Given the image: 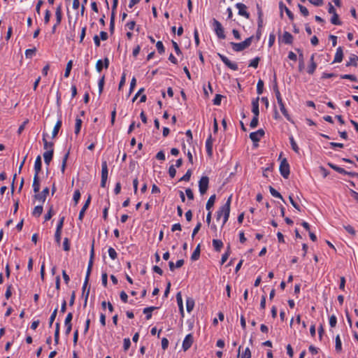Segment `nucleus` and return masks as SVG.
Here are the masks:
<instances>
[{"label":"nucleus","mask_w":358,"mask_h":358,"mask_svg":"<svg viewBox=\"0 0 358 358\" xmlns=\"http://www.w3.org/2000/svg\"><path fill=\"white\" fill-rule=\"evenodd\" d=\"M156 48L157 49V51L159 54H163L165 52L164 46L162 41H157L156 43Z\"/></svg>","instance_id":"obj_49"},{"label":"nucleus","mask_w":358,"mask_h":358,"mask_svg":"<svg viewBox=\"0 0 358 358\" xmlns=\"http://www.w3.org/2000/svg\"><path fill=\"white\" fill-rule=\"evenodd\" d=\"M108 166L106 161H103L101 164V187H105L106 185V181L108 179Z\"/></svg>","instance_id":"obj_6"},{"label":"nucleus","mask_w":358,"mask_h":358,"mask_svg":"<svg viewBox=\"0 0 358 358\" xmlns=\"http://www.w3.org/2000/svg\"><path fill=\"white\" fill-rule=\"evenodd\" d=\"M215 199H216L215 194L210 196V198L208 199V200L206 203V208L208 210H210L211 209V208L213 206L215 201Z\"/></svg>","instance_id":"obj_33"},{"label":"nucleus","mask_w":358,"mask_h":358,"mask_svg":"<svg viewBox=\"0 0 358 358\" xmlns=\"http://www.w3.org/2000/svg\"><path fill=\"white\" fill-rule=\"evenodd\" d=\"M259 61H260V58L259 57L254 58L253 59H252L250 61L249 66L253 67L255 69L257 68Z\"/></svg>","instance_id":"obj_50"},{"label":"nucleus","mask_w":358,"mask_h":358,"mask_svg":"<svg viewBox=\"0 0 358 358\" xmlns=\"http://www.w3.org/2000/svg\"><path fill=\"white\" fill-rule=\"evenodd\" d=\"M344 229L346 230V231L348 233H349L350 234H351L352 236H355L356 235V231L355 230V229L351 226V225H345L343 226Z\"/></svg>","instance_id":"obj_51"},{"label":"nucleus","mask_w":358,"mask_h":358,"mask_svg":"<svg viewBox=\"0 0 358 358\" xmlns=\"http://www.w3.org/2000/svg\"><path fill=\"white\" fill-rule=\"evenodd\" d=\"M275 97H276L278 103V105L280 106V111L282 112L283 115L286 117V119L287 120L290 121V116H289L287 109L285 108V106L284 103L282 101V99L281 97V95L280 94L278 95Z\"/></svg>","instance_id":"obj_8"},{"label":"nucleus","mask_w":358,"mask_h":358,"mask_svg":"<svg viewBox=\"0 0 358 358\" xmlns=\"http://www.w3.org/2000/svg\"><path fill=\"white\" fill-rule=\"evenodd\" d=\"M194 306V301L192 298H187L186 300V308L188 313H190Z\"/></svg>","instance_id":"obj_30"},{"label":"nucleus","mask_w":358,"mask_h":358,"mask_svg":"<svg viewBox=\"0 0 358 358\" xmlns=\"http://www.w3.org/2000/svg\"><path fill=\"white\" fill-rule=\"evenodd\" d=\"M57 308H56L53 310L52 313L50 315V317L49 319V324H48L49 327H52V324H53V322H54V321H55V318L57 317Z\"/></svg>","instance_id":"obj_45"},{"label":"nucleus","mask_w":358,"mask_h":358,"mask_svg":"<svg viewBox=\"0 0 358 358\" xmlns=\"http://www.w3.org/2000/svg\"><path fill=\"white\" fill-rule=\"evenodd\" d=\"M357 61H358V57L355 55H352L350 57L349 61L347 62L345 65H346V66H357Z\"/></svg>","instance_id":"obj_26"},{"label":"nucleus","mask_w":358,"mask_h":358,"mask_svg":"<svg viewBox=\"0 0 358 358\" xmlns=\"http://www.w3.org/2000/svg\"><path fill=\"white\" fill-rule=\"evenodd\" d=\"M49 191H50L49 188L45 187L43 189V191L41 193H38V192L36 193L34 197L36 199H37L41 202H45L46 197L49 194Z\"/></svg>","instance_id":"obj_13"},{"label":"nucleus","mask_w":358,"mask_h":358,"mask_svg":"<svg viewBox=\"0 0 358 358\" xmlns=\"http://www.w3.org/2000/svg\"><path fill=\"white\" fill-rule=\"evenodd\" d=\"M176 301H177V303H178V306L179 308L180 315L182 317H184L183 303H182V295H181L180 292H178L176 294Z\"/></svg>","instance_id":"obj_18"},{"label":"nucleus","mask_w":358,"mask_h":358,"mask_svg":"<svg viewBox=\"0 0 358 358\" xmlns=\"http://www.w3.org/2000/svg\"><path fill=\"white\" fill-rule=\"evenodd\" d=\"M62 122L61 120H57V122H56V124L54 127L52 133V138H55L57 136V135L58 134V132L62 127Z\"/></svg>","instance_id":"obj_24"},{"label":"nucleus","mask_w":358,"mask_h":358,"mask_svg":"<svg viewBox=\"0 0 358 358\" xmlns=\"http://www.w3.org/2000/svg\"><path fill=\"white\" fill-rule=\"evenodd\" d=\"M43 213V206H36L32 214L35 217H39Z\"/></svg>","instance_id":"obj_39"},{"label":"nucleus","mask_w":358,"mask_h":358,"mask_svg":"<svg viewBox=\"0 0 358 358\" xmlns=\"http://www.w3.org/2000/svg\"><path fill=\"white\" fill-rule=\"evenodd\" d=\"M218 57L220 58V59L222 61V62L230 69L233 71L238 70V67L237 64L231 62L226 56L218 53Z\"/></svg>","instance_id":"obj_7"},{"label":"nucleus","mask_w":358,"mask_h":358,"mask_svg":"<svg viewBox=\"0 0 358 358\" xmlns=\"http://www.w3.org/2000/svg\"><path fill=\"white\" fill-rule=\"evenodd\" d=\"M231 197H232V195H231L227 200L226 203H225V208H224V220H223V224H222V226L227 222L228 219H229V213H230V205H231Z\"/></svg>","instance_id":"obj_9"},{"label":"nucleus","mask_w":358,"mask_h":358,"mask_svg":"<svg viewBox=\"0 0 358 358\" xmlns=\"http://www.w3.org/2000/svg\"><path fill=\"white\" fill-rule=\"evenodd\" d=\"M92 267L87 266L86 276H85V281H84L83 286V289H83V294H85V287L88 285L89 279H90V273H91V271H92Z\"/></svg>","instance_id":"obj_32"},{"label":"nucleus","mask_w":358,"mask_h":358,"mask_svg":"<svg viewBox=\"0 0 358 358\" xmlns=\"http://www.w3.org/2000/svg\"><path fill=\"white\" fill-rule=\"evenodd\" d=\"M289 141H290V144H291L292 150L295 152L299 153V148L298 147L296 143L295 142L293 136H290L289 137Z\"/></svg>","instance_id":"obj_40"},{"label":"nucleus","mask_w":358,"mask_h":358,"mask_svg":"<svg viewBox=\"0 0 358 358\" xmlns=\"http://www.w3.org/2000/svg\"><path fill=\"white\" fill-rule=\"evenodd\" d=\"M41 166H42L41 157L40 155H38V156H37V157L35 160V163H34V171H35L34 175L38 176V173L41 170Z\"/></svg>","instance_id":"obj_20"},{"label":"nucleus","mask_w":358,"mask_h":358,"mask_svg":"<svg viewBox=\"0 0 358 358\" xmlns=\"http://www.w3.org/2000/svg\"><path fill=\"white\" fill-rule=\"evenodd\" d=\"M343 58V51L342 47H338L336 50L334 62L338 63L341 62Z\"/></svg>","instance_id":"obj_19"},{"label":"nucleus","mask_w":358,"mask_h":358,"mask_svg":"<svg viewBox=\"0 0 358 358\" xmlns=\"http://www.w3.org/2000/svg\"><path fill=\"white\" fill-rule=\"evenodd\" d=\"M264 90V82L262 80H259L257 85V92L258 94H262Z\"/></svg>","instance_id":"obj_46"},{"label":"nucleus","mask_w":358,"mask_h":358,"mask_svg":"<svg viewBox=\"0 0 358 358\" xmlns=\"http://www.w3.org/2000/svg\"><path fill=\"white\" fill-rule=\"evenodd\" d=\"M108 255L112 259H115L117 257L115 250L111 247L108 249Z\"/></svg>","instance_id":"obj_54"},{"label":"nucleus","mask_w":358,"mask_h":358,"mask_svg":"<svg viewBox=\"0 0 358 358\" xmlns=\"http://www.w3.org/2000/svg\"><path fill=\"white\" fill-rule=\"evenodd\" d=\"M336 323H337V318H336V317L334 315L330 316V317H329V325L331 326V327H335L336 325Z\"/></svg>","instance_id":"obj_61"},{"label":"nucleus","mask_w":358,"mask_h":358,"mask_svg":"<svg viewBox=\"0 0 358 358\" xmlns=\"http://www.w3.org/2000/svg\"><path fill=\"white\" fill-rule=\"evenodd\" d=\"M169 174L171 178H173L176 174V169L173 165H171L169 169Z\"/></svg>","instance_id":"obj_62"},{"label":"nucleus","mask_w":358,"mask_h":358,"mask_svg":"<svg viewBox=\"0 0 358 358\" xmlns=\"http://www.w3.org/2000/svg\"><path fill=\"white\" fill-rule=\"evenodd\" d=\"M36 48H33V49H27L25 51V56L27 58H31L32 56L34 55V53L36 52Z\"/></svg>","instance_id":"obj_58"},{"label":"nucleus","mask_w":358,"mask_h":358,"mask_svg":"<svg viewBox=\"0 0 358 358\" xmlns=\"http://www.w3.org/2000/svg\"><path fill=\"white\" fill-rule=\"evenodd\" d=\"M282 41L285 44H292L293 42L292 35L288 31H285L282 37Z\"/></svg>","instance_id":"obj_21"},{"label":"nucleus","mask_w":358,"mask_h":358,"mask_svg":"<svg viewBox=\"0 0 358 358\" xmlns=\"http://www.w3.org/2000/svg\"><path fill=\"white\" fill-rule=\"evenodd\" d=\"M341 78L342 79H348L351 81H357V77L354 75L351 74H344L341 76Z\"/></svg>","instance_id":"obj_56"},{"label":"nucleus","mask_w":358,"mask_h":358,"mask_svg":"<svg viewBox=\"0 0 358 358\" xmlns=\"http://www.w3.org/2000/svg\"><path fill=\"white\" fill-rule=\"evenodd\" d=\"M63 249L64 251H69L70 250V243L68 238H64V239Z\"/></svg>","instance_id":"obj_60"},{"label":"nucleus","mask_w":358,"mask_h":358,"mask_svg":"<svg viewBox=\"0 0 358 358\" xmlns=\"http://www.w3.org/2000/svg\"><path fill=\"white\" fill-rule=\"evenodd\" d=\"M104 67L103 64V61L101 59H99L96 64V69L98 72H101Z\"/></svg>","instance_id":"obj_63"},{"label":"nucleus","mask_w":358,"mask_h":358,"mask_svg":"<svg viewBox=\"0 0 358 358\" xmlns=\"http://www.w3.org/2000/svg\"><path fill=\"white\" fill-rule=\"evenodd\" d=\"M224 208H225V203L222 206L220 209L217 211V215H216V219L217 220H219L221 217L224 215Z\"/></svg>","instance_id":"obj_55"},{"label":"nucleus","mask_w":358,"mask_h":358,"mask_svg":"<svg viewBox=\"0 0 358 358\" xmlns=\"http://www.w3.org/2000/svg\"><path fill=\"white\" fill-rule=\"evenodd\" d=\"M331 22L335 25H341V21L339 20L338 15L337 13L333 14V15L331 18Z\"/></svg>","instance_id":"obj_43"},{"label":"nucleus","mask_w":358,"mask_h":358,"mask_svg":"<svg viewBox=\"0 0 358 358\" xmlns=\"http://www.w3.org/2000/svg\"><path fill=\"white\" fill-rule=\"evenodd\" d=\"M115 17V14L111 13L110 20V28H109L110 34H113V32H114Z\"/></svg>","instance_id":"obj_44"},{"label":"nucleus","mask_w":358,"mask_h":358,"mask_svg":"<svg viewBox=\"0 0 358 358\" xmlns=\"http://www.w3.org/2000/svg\"><path fill=\"white\" fill-rule=\"evenodd\" d=\"M335 341H336V346H335L336 350V352H340L342 350V344H341V341L340 339L339 335H337L336 336Z\"/></svg>","instance_id":"obj_41"},{"label":"nucleus","mask_w":358,"mask_h":358,"mask_svg":"<svg viewBox=\"0 0 358 358\" xmlns=\"http://www.w3.org/2000/svg\"><path fill=\"white\" fill-rule=\"evenodd\" d=\"M54 154V149L48 150L43 153L44 162L47 166L50 165L52 159Z\"/></svg>","instance_id":"obj_14"},{"label":"nucleus","mask_w":358,"mask_h":358,"mask_svg":"<svg viewBox=\"0 0 358 358\" xmlns=\"http://www.w3.org/2000/svg\"><path fill=\"white\" fill-rule=\"evenodd\" d=\"M230 255V246L229 245L227 247V250L224 254L222 255V259H221V264H223L229 258Z\"/></svg>","instance_id":"obj_48"},{"label":"nucleus","mask_w":358,"mask_h":358,"mask_svg":"<svg viewBox=\"0 0 358 358\" xmlns=\"http://www.w3.org/2000/svg\"><path fill=\"white\" fill-rule=\"evenodd\" d=\"M192 170L191 169H188L186 172V173L182 177L180 178L179 181H185V182H188L189 180H190V178H191V176H192Z\"/></svg>","instance_id":"obj_42"},{"label":"nucleus","mask_w":358,"mask_h":358,"mask_svg":"<svg viewBox=\"0 0 358 358\" xmlns=\"http://www.w3.org/2000/svg\"><path fill=\"white\" fill-rule=\"evenodd\" d=\"M130 346H131L130 339L129 338H124V341H123V348H124V351L128 350V349L130 348Z\"/></svg>","instance_id":"obj_59"},{"label":"nucleus","mask_w":358,"mask_h":358,"mask_svg":"<svg viewBox=\"0 0 358 358\" xmlns=\"http://www.w3.org/2000/svg\"><path fill=\"white\" fill-rule=\"evenodd\" d=\"M43 148L44 150H48L53 149L54 143L52 142H48L45 138V134H43Z\"/></svg>","instance_id":"obj_23"},{"label":"nucleus","mask_w":358,"mask_h":358,"mask_svg":"<svg viewBox=\"0 0 358 358\" xmlns=\"http://www.w3.org/2000/svg\"><path fill=\"white\" fill-rule=\"evenodd\" d=\"M265 134L264 129H259L257 131H254L250 134V138L254 143L255 146H257V143L260 141V138Z\"/></svg>","instance_id":"obj_5"},{"label":"nucleus","mask_w":358,"mask_h":358,"mask_svg":"<svg viewBox=\"0 0 358 358\" xmlns=\"http://www.w3.org/2000/svg\"><path fill=\"white\" fill-rule=\"evenodd\" d=\"M299 8L300 10V12L301 13V14L305 16V17H307L308 15H309V12H308V10L303 6L301 5V4H299Z\"/></svg>","instance_id":"obj_57"},{"label":"nucleus","mask_w":358,"mask_h":358,"mask_svg":"<svg viewBox=\"0 0 358 358\" xmlns=\"http://www.w3.org/2000/svg\"><path fill=\"white\" fill-rule=\"evenodd\" d=\"M59 329H60V324L57 322L55 324V343L56 345L59 343Z\"/></svg>","instance_id":"obj_34"},{"label":"nucleus","mask_w":358,"mask_h":358,"mask_svg":"<svg viewBox=\"0 0 358 358\" xmlns=\"http://www.w3.org/2000/svg\"><path fill=\"white\" fill-rule=\"evenodd\" d=\"M213 246L215 251L220 252L223 247V243L221 240L213 239Z\"/></svg>","instance_id":"obj_25"},{"label":"nucleus","mask_w":358,"mask_h":358,"mask_svg":"<svg viewBox=\"0 0 358 358\" xmlns=\"http://www.w3.org/2000/svg\"><path fill=\"white\" fill-rule=\"evenodd\" d=\"M72 64H73V62L71 60H70L67 63L66 67V70H65V73H64V77L65 78H68L69 76L70 72H71V69H72Z\"/></svg>","instance_id":"obj_47"},{"label":"nucleus","mask_w":358,"mask_h":358,"mask_svg":"<svg viewBox=\"0 0 358 358\" xmlns=\"http://www.w3.org/2000/svg\"><path fill=\"white\" fill-rule=\"evenodd\" d=\"M280 172L284 178H288L289 176V165L286 159H283L280 164Z\"/></svg>","instance_id":"obj_4"},{"label":"nucleus","mask_w":358,"mask_h":358,"mask_svg":"<svg viewBox=\"0 0 358 358\" xmlns=\"http://www.w3.org/2000/svg\"><path fill=\"white\" fill-rule=\"evenodd\" d=\"M251 357V352L248 348H247L244 352L241 355V358H250Z\"/></svg>","instance_id":"obj_64"},{"label":"nucleus","mask_w":358,"mask_h":358,"mask_svg":"<svg viewBox=\"0 0 358 358\" xmlns=\"http://www.w3.org/2000/svg\"><path fill=\"white\" fill-rule=\"evenodd\" d=\"M69 156V151H68L64 155V156L63 157L62 163V167H61V171H62V173H64V171H65V169H66V162L68 160Z\"/></svg>","instance_id":"obj_37"},{"label":"nucleus","mask_w":358,"mask_h":358,"mask_svg":"<svg viewBox=\"0 0 358 358\" xmlns=\"http://www.w3.org/2000/svg\"><path fill=\"white\" fill-rule=\"evenodd\" d=\"M206 148L208 155L211 157L213 155V139L211 135L209 136L206 141Z\"/></svg>","instance_id":"obj_17"},{"label":"nucleus","mask_w":358,"mask_h":358,"mask_svg":"<svg viewBox=\"0 0 358 358\" xmlns=\"http://www.w3.org/2000/svg\"><path fill=\"white\" fill-rule=\"evenodd\" d=\"M213 25L217 36L220 39H224L226 35L224 34V30L222 24L216 19H213Z\"/></svg>","instance_id":"obj_2"},{"label":"nucleus","mask_w":358,"mask_h":358,"mask_svg":"<svg viewBox=\"0 0 358 358\" xmlns=\"http://www.w3.org/2000/svg\"><path fill=\"white\" fill-rule=\"evenodd\" d=\"M94 258V241H92V246H91L90 257V260H89V263H88L89 267L92 268Z\"/></svg>","instance_id":"obj_29"},{"label":"nucleus","mask_w":358,"mask_h":358,"mask_svg":"<svg viewBox=\"0 0 358 358\" xmlns=\"http://www.w3.org/2000/svg\"><path fill=\"white\" fill-rule=\"evenodd\" d=\"M236 7L238 9V15L249 19L250 13L247 11V6L244 3H237Z\"/></svg>","instance_id":"obj_11"},{"label":"nucleus","mask_w":358,"mask_h":358,"mask_svg":"<svg viewBox=\"0 0 358 358\" xmlns=\"http://www.w3.org/2000/svg\"><path fill=\"white\" fill-rule=\"evenodd\" d=\"M327 165L331 167L332 169L335 170L336 171H337L338 173H341V174H343V173H345V170L341 167H339L331 162H329L327 164Z\"/></svg>","instance_id":"obj_36"},{"label":"nucleus","mask_w":358,"mask_h":358,"mask_svg":"<svg viewBox=\"0 0 358 358\" xmlns=\"http://www.w3.org/2000/svg\"><path fill=\"white\" fill-rule=\"evenodd\" d=\"M316 68H317V64L315 62H313V64H310V65L308 68L307 72L309 74L312 75L314 73Z\"/></svg>","instance_id":"obj_53"},{"label":"nucleus","mask_w":358,"mask_h":358,"mask_svg":"<svg viewBox=\"0 0 358 358\" xmlns=\"http://www.w3.org/2000/svg\"><path fill=\"white\" fill-rule=\"evenodd\" d=\"M269 192L273 196L279 198L282 201H285L282 195L276 189H275L272 186H269Z\"/></svg>","instance_id":"obj_35"},{"label":"nucleus","mask_w":358,"mask_h":358,"mask_svg":"<svg viewBox=\"0 0 358 358\" xmlns=\"http://www.w3.org/2000/svg\"><path fill=\"white\" fill-rule=\"evenodd\" d=\"M200 252H201L200 245L199 244L196 246V248H195V250H194L193 253L192 254L191 259L192 261H196V260L199 259V258L200 257Z\"/></svg>","instance_id":"obj_31"},{"label":"nucleus","mask_w":358,"mask_h":358,"mask_svg":"<svg viewBox=\"0 0 358 358\" xmlns=\"http://www.w3.org/2000/svg\"><path fill=\"white\" fill-rule=\"evenodd\" d=\"M157 307L150 306L148 308H145L143 309V313L146 315V319L150 320L152 317V312L156 310Z\"/></svg>","instance_id":"obj_27"},{"label":"nucleus","mask_w":358,"mask_h":358,"mask_svg":"<svg viewBox=\"0 0 358 358\" xmlns=\"http://www.w3.org/2000/svg\"><path fill=\"white\" fill-rule=\"evenodd\" d=\"M259 97H257L255 99L252 100V112L254 114V116L259 117Z\"/></svg>","instance_id":"obj_16"},{"label":"nucleus","mask_w":358,"mask_h":358,"mask_svg":"<svg viewBox=\"0 0 358 358\" xmlns=\"http://www.w3.org/2000/svg\"><path fill=\"white\" fill-rule=\"evenodd\" d=\"M193 343V336L191 334H187L183 342H182V349L184 351H187L190 348Z\"/></svg>","instance_id":"obj_12"},{"label":"nucleus","mask_w":358,"mask_h":358,"mask_svg":"<svg viewBox=\"0 0 358 358\" xmlns=\"http://www.w3.org/2000/svg\"><path fill=\"white\" fill-rule=\"evenodd\" d=\"M33 190L35 193H38L40 190V182H39V177L37 175H34V180H33Z\"/></svg>","instance_id":"obj_22"},{"label":"nucleus","mask_w":358,"mask_h":358,"mask_svg":"<svg viewBox=\"0 0 358 358\" xmlns=\"http://www.w3.org/2000/svg\"><path fill=\"white\" fill-rule=\"evenodd\" d=\"M55 15H56L57 24H59L61 23L62 17V6L61 5H59L57 7L56 11H55Z\"/></svg>","instance_id":"obj_28"},{"label":"nucleus","mask_w":358,"mask_h":358,"mask_svg":"<svg viewBox=\"0 0 358 358\" xmlns=\"http://www.w3.org/2000/svg\"><path fill=\"white\" fill-rule=\"evenodd\" d=\"M254 36H252L248 38H246L244 41L241 43H234L231 42L230 45L235 52H241L246 48H248L252 43V39Z\"/></svg>","instance_id":"obj_1"},{"label":"nucleus","mask_w":358,"mask_h":358,"mask_svg":"<svg viewBox=\"0 0 358 358\" xmlns=\"http://www.w3.org/2000/svg\"><path fill=\"white\" fill-rule=\"evenodd\" d=\"M64 219L65 217H62L58 223H57V228H56V231H60L62 232V228H63V225H64Z\"/></svg>","instance_id":"obj_52"},{"label":"nucleus","mask_w":358,"mask_h":358,"mask_svg":"<svg viewBox=\"0 0 358 358\" xmlns=\"http://www.w3.org/2000/svg\"><path fill=\"white\" fill-rule=\"evenodd\" d=\"M90 201H91V195H89L87 199L86 200L85 204L83 205V208H81V210L80 211L79 216H78V219L80 220H83L85 213L86 210L88 208Z\"/></svg>","instance_id":"obj_15"},{"label":"nucleus","mask_w":358,"mask_h":358,"mask_svg":"<svg viewBox=\"0 0 358 358\" xmlns=\"http://www.w3.org/2000/svg\"><path fill=\"white\" fill-rule=\"evenodd\" d=\"M82 120L79 117H76V124H75V134H78L80 131V129H81V126H82Z\"/></svg>","instance_id":"obj_38"},{"label":"nucleus","mask_w":358,"mask_h":358,"mask_svg":"<svg viewBox=\"0 0 358 358\" xmlns=\"http://www.w3.org/2000/svg\"><path fill=\"white\" fill-rule=\"evenodd\" d=\"M73 319V313H69L65 318V320H64V325L66 327V331H65V334L66 335H69L70 334V332L71 331V329H72V324H71V320Z\"/></svg>","instance_id":"obj_10"},{"label":"nucleus","mask_w":358,"mask_h":358,"mask_svg":"<svg viewBox=\"0 0 358 358\" xmlns=\"http://www.w3.org/2000/svg\"><path fill=\"white\" fill-rule=\"evenodd\" d=\"M209 185V178L208 176H202L199 181V192L201 195L206 193Z\"/></svg>","instance_id":"obj_3"}]
</instances>
